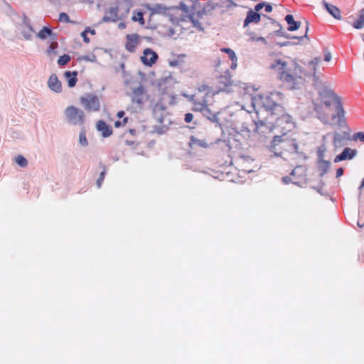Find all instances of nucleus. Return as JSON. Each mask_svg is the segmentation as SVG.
Masks as SVG:
<instances>
[{
	"mask_svg": "<svg viewBox=\"0 0 364 364\" xmlns=\"http://www.w3.org/2000/svg\"><path fill=\"white\" fill-rule=\"evenodd\" d=\"M37 36L41 39L44 40L48 37L50 38V40H57V36L54 34L52 30L46 26H44L37 34Z\"/></svg>",
	"mask_w": 364,
	"mask_h": 364,
	"instance_id": "nucleus-18",
	"label": "nucleus"
},
{
	"mask_svg": "<svg viewBox=\"0 0 364 364\" xmlns=\"http://www.w3.org/2000/svg\"><path fill=\"white\" fill-rule=\"evenodd\" d=\"M48 87L50 90L55 92H60L62 91V85L60 81L58 80L56 75L53 74L49 77Z\"/></svg>",
	"mask_w": 364,
	"mask_h": 364,
	"instance_id": "nucleus-15",
	"label": "nucleus"
},
{
	"mask_svg": "<svg viewBox=\"0 0 364 364\" xmlns=\"http://www.w3.org/2000/svg\"><path fill=\"white\" fill-rule=\"evenodd\" d=\"M264 3H259L257 5H255V10H253V11L258 13V11H259L264 7Z\"/></svg>",
	"mask_w": 364,
	"mask_h": 364,
	"instance_id": "nucleus-39",
	"label": "nucleus"
},
{
	"mask_svg": "<svg viewBox=\"0 0 364 364\" xmlns=\"http://www.w3.org/2000/svg\"><path fill=\"white\" fill-rule=\"evenodd\" d=\"M350 139L348 132L344 131L342 133L336 132L333 134V145L335 148L343 146Z\"/></svg>",
	"mask_w": 364,
	"mask_h": 364,
	"instance_id": "nucleus-11",
	"label": "nucleus"
},
{
	"mask_svg": "<svg viewBox=\"0 0 364 364\" xmlns=\"http://www.w3.org/2000/svg\"><path fill=\"white\" fill-rule=\"evenodd\" d=\"M343 174V169L342 168H339L336 170V177L338 178Z\"/></svg>",
	"mask_w": 364,
	"mask_h": 364,
	"instance_id": "nucleus-45",
	"label": "nucleus"
},
{
	"mask_svg": "<svg viewBox=\"0 0 364 364\" xmlns=\"http://www.w3.org/2000/svg\"><path fill=\"white\" fill-rule=\"evenodd\" d=\"M326 146L325 144H321L317 148V156L318 159H323L325 156V153L326 151Z\"/></svg>",
	"mask_w": 364,
	"mask_h": 364,
	"instance_id": "nucleus-30",
	"label": "nucleus"
},
{
	"mask_svg": "<svg viewBox=\"0 0 364 364\" xmlns=\"http://www.w3.org/2000/svg\"><path fill=\"white\" fill-rule=\"evenodd\" d=\"M363 187H364V178H363V181H362V183H361V184H360V188H360V189H361V188H363Z\"/></svg>",
	"mask_w": 364,
	"mask_h": 364,
	"instance_id": "nucleus-51",
	"label": "nucleus"
},
{
	"mask_svg": "<svg viewBox=\"0 0 364 364\" xmlns=\"http://www.w3.org/2000/svg\"><path fill=\"white\" fill-rule=\"evenodd\" d=\"M159 55L152 49L146 48L140 57L141 62L147 67H152L158 60Z\"/></svg>",
	"mask_w": 364,
	"mask_h": 364,
	"instance_id": "nucleus-9",
	"label": "nucleus"
},
{
	"mask_svg": "<svg viewBox=\"0 0 364 364\" xmlns=\"http://www.w3.org/2000/svg\"><path fill=\"white\" fill-rule=\"evenodd\" d=\"M232 85L231 75L227 70L224 75H221L218 77L216 89L205 85L199 86L191 98V100L194 104L193 110L198 112L206 110L210 99L213 98L220 92L228 91Z\"/></svg>",
	"mask_w": 364,
	"mask_h": 364,
	"instance_id": "nucleus-3",
	"label": "nucleus"
},
{
	"mask_svg": "<svg viewBox=\"0 0 364 364\" xmlns=\"http://www.w3.org/2000/svg\"><path fill=\"white\" fill-rule=\"evenodd\" d=\"M287 177H284V178H283V181H284L285 183L287 181Z\"/></svg>",
	"mask_w": 364,
	"mask_h": 364,
	"instance_id": "nucleus-53",
	"label": "nucleus"
},
{
	"mask_svg": "<svg viewBox=\"0 0 364 364\" xmlns=\"http://www.w3.org/2000/svg\"><path fill=\"white\" fill-rule=\"evenodd\" d=\"M248 36H250V40L252 41H262L266 43V40L263 37H257L251 33H248Z\"/></svg>",
	"mask_w": 364,
	"mask_h": 364,
	"instance_id": "nucleus-34",
	"label": "nucleus"
},
{
	"mask_svg": "<svg viewBox=\"0 0 364 364\" xmlns=\"http://www.w3.org/2000/svg\"><path fill=\"white\" fill-rule=\"evenodd\" d=\"M88 30L89 29H85V31L81 33V36L82 37L84 42L86 43H88L90 42V39L87 35L88 33Z\"/></svg>",
	"mask_w": 364,
	"mask_h": 364,
	"instance_id": "nucleus-37",
	"label": "nucleus"
},
{
	"mask_svg": "<svg viewBox=\"0 0 364 364\" xmlns=\"http://www.w3.org/2000/svg\"><path fill=\"white\" fill-rule=\"evenodd\" d=\"M265 7V11L267 12V13H269L272 11V6L270 5V4H264V6Z\"/></svg>",
	"mask_w": 364,
	"mask_h": 364,
	"instance_id": "nucleus-46",
	"label": "nucleus"
},
{
	"mask_svg": "<svg viewBox=\"0 0 364 364\" xmlns=\"http://www.w3.org/2000/svg\"><path fill=\"white\" fill-rule=\"evenodd\" d=\"M193 119V115L191 113H186L185 114L184 120L186 123H190Z\"/></svg>",
	"mask_w": 364,
	"mask_h": 364,
	"instance_id": "nucleus-38",
	"label": "nucleus"
},
{
	"mask_svg": "<svg viewBox=\"0 0 364 364\" xmlns=\"http://www.w3.org/2000/svg\"><path fill=\"white\" fill-rule=\"evenodd\" d=\"M85 29H89L88 33H90L92 35H95L96 32L94 29H91L90 27H87Z\"/></svg>",
	"mask_w": 364,
	"mask_h": 364,
	"instance_id": "nucleus-47",
	"label": "nucleus"
},
{
	"mask_svg": "<svg viewBox=\"0 0 364 364\" xmlns=\"http://www.w3.org/2000/svg\"><path fill=\"white\" fill-rule=\"evenodd\" d=\"M58 46V43L57 40H51V43L49 45L48 48L46 50V54L48 56L52 58L57 55V48Z\"/></svg>",
	"mask_w": 364,
	"mask_h": 364,
	"instance_id": "nucleus-23",
	"label": "nucleus"
},
{
	"mask_svg": "<svg viewBox=\"0 0 364 364\" xmlns=\"http://www.w3.org/2000/svg\"><path fill=\"white\" fill-rule=\"evenodd\" d=\"M291 175L296 179H302L306 177V168L303 166H298L291 171Z\"/></svg>",
	"mask_w": 364,
	"mask_h": 364,
	"instance_id": "nucleus-21",
	"label": "nucleus"
},
{
	"mask_svg": "<svg viewBox=\"0 0 364 364\" xmlns=\"http://www.w3.org/2000/svg\"><path fill=\"white\" fill-rule=\"evenodd\" d=\"M85 133V129L84 127H82L79 134V142L83 146H85L88 144Z\"/></svg>",
	"mask_w": 364,
	"mask_h": 364,
	"instance_id": "nucleus-27",
	"label": "nucleus"
},
{
	"mask_svg": "<svg viewBox=\"0 0 364 364\" xmlns=\"http://www.w3.org/2000/svg\"><path fill=\"white\" fill-rule=\"evenodd\" d=\"M313 108L317 117L323 123H331L337 119L341 124L344 110L340 97L333 90L326 87L321 89L311 97Z\"/></svg>",
	"mask_w": 364,
	"mask_h": 364,
	"instance_id": "nucleus-2",
	"label": "nucleus"
},
{
	"mask_svg": "<svg viewBox=\"0 0 364 364\" xmlns=\"http://www.w3.org/2000/svg\"><path fill=\"white\" fill-rule=\"evenodd\" d=\"M247 172H251V170H245Z\"/></svg>",
	"mask_w": 364,
	"mask_h": 364,
	"instance_id": "nucleus-56",
	"label": "nucleus"
},
{
	"mask_svg": "<svg viewBox=\"0 0 364 364\" xmlns=\"http://www.w3.org/2000/svg\"><path fill=\"white\" fill-rule=\"evenodd\" d=\"M126 39L125 49L130 53L135 52L136 46L140 42L139 36L136 33L128 34L126 36Z\"/></svg>",
	"mask_w": 364,
	"mask_h": 364,
	"instance_id": "nucleus-10",
	"label": "nucleus"
},
{
	"mask_svg": "<svg viewBox=\"0 0 364 364\" xmlns=\"http://www.w3.org/2000/svg\"><path fill=\"white\" fill-rule=\"evenodd\" d=\"M323 5L329 14H331L333 18L337 20H341L342 18L341 11L336 6L328 4L325 1H323Z\"/></svg>",
	"mask_w": 364,
	"mask_h": 364,
	"instance_id": "nucleus-14",
	"label": "nucleus"
},
{
	"mask_svg": "<svg viewBox=\"0 0 364 364\" xmlns=\"http://www.w3.org/2000/svg\"><path fill=\"white\" fill-rule=\"evenodd\" d=\"M124 114H125V113H124V111H119V112H118V113H117V117H118L119 118H122V117H124Z\"/></svg>",
	"mask_w": 364,
	"mask_h": 364,
	"instance_id": "nucleus-48",
	"label": "nucleus"
},
{
	"mask_svg": "<svg viewBox=\"0 0 364 364\" xmlns=\"http://www.w3.org/2000/svg\"><path fill=\"white\" fill-rule=\"evenodd\" d=\"M33 32L34 31L32 27L28 24H26V29L22 31V34L26 39L28 40L31 38Z\"/></svg>",
	"mask_w": 364,
	"mask_h": 364,
	"instance_id": "nucleus-28",
	"label": "nucleus"
},
{
	"mask_svg": "<svg viewBox=\"0 0 364 364\" xmlns=\"http://www.w3.org/2000/svg\"><path fill=\"white\" fill-rule=\"evenodd\" d=\"M96 127L101 132L103 137H108L112 134V127L103 120H99L97 122Z\"/></svg>",
	"mask_w": 364,
	"mask_h": 364,
	"instance_id": "nucleus-13",
	"label": "nucleus"
},
{
	"mask_svg": "<svg viewBox=\"0 0 364 364\" xmlns=\"http://www.w3.org/2000/svg\"><path fill=\"white\" fill-rule=\"evenodd\" d=\"M353 139L355 141L360 140L364 142V132H357L353 134Z\"/></svg>",
	"mask_w": 364,
	"mask_h": 364,
	"instance_id": "nucleus-33",
	"label": "nucleus"
},
{
	"mask_svg": "<svg viewBox=\"0 0 364 364\" xmlns=\"http://www.w3.org/2000/svg\"><path fill=\"white\" fill-rule=\"evenodd\" d=\"M59 20L63 22H70V18L65 13H60L59 16Z\"/></svg>",
	"mask_w": 364,
	"mask_h": 364,
	"instance_id": "nucleus-36",
	"label": "nucleus"
},
{
	"mask_svg": "<svg viewBox=\"0 0 364 364\" xmlns=\"http://www.w3.org/2000/svg\"><path fill=\"white\" fill-rule=\"evenodd\" d=\"M255 132L257 134L269 133L273 128L280 129L281 132L289 133L294 127L291 117L287 113L286 109H282V112H277L273 117H266L255 121Z\"/></svg>",
	"mask_w": 364,
	"mask_h": 364,
	"instance_id": "nucleus-5",
	"label": "nucleus"
},
{
	"mask_svg": "<svg viewBox=\"0 0 364 364\" xmlns=\"http://www.w3.org/2000/svg\"><path fill=\"white\" fill-rule=\"evenodd\" d=\"M15 159H21V160H23V159H26L23 156L21 155H18Z\"/></svg>",
	"mask_w": 364,
	"mask_h": 364,
	"instance_id": "nucleus-50",
	"label": "nucleus"
},
{
	"mask_svg": "<svg viewBox=\"0 0 364 364\" xmlns=\"http://www.w3.org/2000/svg\"><path fill=\"white\" fill-rule=\"evenodd\" d=\"M308 31H309V26H308V22H306V28L305 35L304 36H301V37L293 36L291 38H298V39H303L304 38H308V37H307Z\"/></svg>",
	"mask_w": 364,
	"mask_h": 364,
	"instance_id": "nucleus-40",
	"label": "nucleus"
},
{
	"mask_svg": "<svg viewBox=\"0 0 364 364\" xmlns=\"http://www.w3.org/2000/svg\"><path fill=\"white\" fill-rule=\"evenodd\" d=\"M64 76L68 81V86L69 87H73L76 85V83L77 82V71H66L64 73Z\"/></svg>",
	"mask_w": 364,
	"mask_h": 364,
	"instance_id": "nucleus-19",
	"label": "nucleus"
},
{
	"mask_svg": "<svg viewBox=\"0 0 364 364\" xmlns=\"http://www.w3.org/2000/svg\"><path fill=\"white\" fill-rule=\"evenodd\" d=\"M70 61V56L68 54H64L63 55L60 56L58 60V64L60 66H63L67 65Z\"/></svg>",
	"mask_w": 364,
	"mask_h": 364,
	"instance_id": "nucleus-29",
	"label": "nucleus"
},
{
	"mask_svg": "<svg viewBox=\"0 0 364 364\" xmlns=\"http://www.w3.org/2000/svg\"><path fill=\"white\" fill-rule=\"evenodd\" d=\"M320 58H314L309 63L311 72H304L301 67L295 61L287 63L282 59L274 60L269 68L277 75L282 85L289 90L299 89L308 77H316V66L320 63Z\"/></svg>",
	"mask_w": 364,
	"mask_h": 364,
	"instance_id": "nucleus-1",
	"label": "nucleus"
},
{
	"mask_svg": "<svg viewBox=\"0 0 364 364\" xmlns=\"http://www.w3.org/2000/svg\"><path fill=\"white\" fill-rule=\"evenodd\" d=\"M330 167L328 161H318V168L320 171V176H323L328 170Z\"/></svg>",
	"mask_w": 364,
	"mask_h": 364,
	"instance_id": "nucleus-25",
	"label": "nucleus"
},
{
	"mask_svg": "<svg viewBox=\"0 0 364 364\" xmlns=\"http://www.w3.org/2000/svg\"><path fill=\"white\" fill-rule=\"evenodd\" d=\"M67 122L73 126H82L86 121V116L83 110L74 106H68L64 110Z\"/></svg>",
	"mask_w": 364,
	"mask_h": 364,
	"instance_id": "nucleus-7",
	"label": "nucleus"
},
{
	"mask_svg": "<svg viewBox=\"0 0 364 364\" xmlns=\"http://www.w3.org/2000/svg\"><path fill=\"white\" fill-rule=\"evenodd\" d=\"M326 139V136H323V141H325Z\"/></svg>",
	"mask_w": 364,
	"mask_h": 364,
	"instance_id": "nucleus-54",
	"label": "nucleus"
},
{
	"mask_svg": "<svg viewBox=\"0 0 364 364\" xmlns=\"http://www.w3.org/2000/svg\"><path fill=\"white\" fill-rule=\"evenodd\" d=\"M164 107L161 105H159L158 103L156 104L154 107V112H156L157 110H164Z\"/></svg>",
	"mask_w": 364,
	"mask_h": 364,
	"instance_id": "nucleus-43",
	"label": "nucleus"
},
{
	"mask_svg": "<svg viewBox=\"0 0 364 364\" xmlns=\"http://www.w3.org/2000/svg\"><path fill=\"white\" fill-rule=\"evenodd\" d=\"M353 26L355 29H361L364 27V9L360 11L358 18L354 21Z\"/></svg>",
	"mask_w": 364,
	"mask_h": 364,
	"instance_id": "nucleus-24",
	"label": "nucleus"
},
{
	"mask_svg": "<svg viewBox=\"0 0 364 364\" xmlns=\"http://www.w3.org/2000/svg\"><path fill=\"white\" fill-rule=\"evenodd\" d=\"M127 117H124L122 121L117 120L114 122V127L118 128L119 127L124 126L127 123Z\"/></svg>",
	"mask_w": 364,
	"mask_h": 364,
	"instance_id": "nucleus-35",
	"label": "nucleus"
},
{
	"mask_svg": "<svg viewBox=\"0 0 364 364\" xmlns=\"http://www.w3.org/2000/svg\"><path fill=\"white\" fill-rule=\"evenodd\" d=\"M198 145L200 146H203V147H207L208 145L206 144L205 142H203L201 141H198Z\"/></svg>",
	"mask_w": 364,
	"mask_h": 364,
	"instance_id": "nucleus-49",
	"label": "nucleus"
},
{
	"mask_svg": "<svg viewBox=\"0 0 364 364\" xmlns=\"http://www.w3.org/2000/svg\"><path fill=\"white\" fill-rule=\"evenodd\" d=\"M331 60V55L329 52H326L324 55V60L329 62Z\"/></svg>",
	"mask_w": 364,
	"mask_h": 364,
	"instance_id": "nucleus-42",
	"label": "nucleus"
},
{
	"mask_svg": "<svg viewBox=\"0 0 364 364\" xmlns=\"http://www.w3.org/2000/svg\"><path fill=\"white\" fill-rule=\"evenodd\" d=\"M357 154L356 149H353L350 148H345L342 153L337 155L335 158L336 160H345V159H352Z\"/></svg>",
	"mask_w": 364,
	"mask_h": 364,
	"instance_id": "nucleus-16",
	"label": "nucleus"
},
{
	"mask_svg": "<svg viewBox=\"0 0 364 364\" xmlns=\"http://www.w3.org/2000/svg\"><path fill=\"white\" fill-rule=\"evenodd\" d=\"M80 103L88 112H97L100 110V100L94 93H87L80 97Z\"/></svg>",
	"mask_w": 364,
	"mask_h": 364,
	"instance_id": "nucleus-8",
	"label": "nucleus"
},
{
	"mask_svg": "<svg viewBox=\"0 0 364 364\" xmlns=\"http://www.w3.org/2000/svg\"><path fill=\"white\" fill-rule=\"evenodd\" d=\"M220 51L225 53L228 55L230 60L232 61L230 68L232 70H235L237 66V58L235 51L228 48H223L220 49Z\"/></svg>",
	"mask_w": 364,
	"mask_h": 364,
	"instance_id": "nucleus-17",
	"label": "nucleus"
},
{
	"mask_svg": "<svg viewBox=\"0 0 364 364\" xmlns=\"http://www.w3.org/2000/svg\"><path fill=\"white\" fill-rule=\"evenodd\" d=\"M189 19L191 21V23H193V27H195L197 30H198V31L203 30L202 24L198 19L195 18L194 15H191L189 16Z\"/></svg>",
	"mask_w": 364,
	"mask_h": 364,
	"instance_id": "nucleus-31",
	"label": "nucleus"
},
{
	"mask_svg": "<svg viewBox=\"0 0 364 364\" xmlns=\"http://www.w3.org/2000/svg\"><path fill=\"white\" fill-rule=\"evenodd\" d=\"M21 167H26L28 164V161H16Z\"/></svg>",
	"mask_w": 364,
	"mask_h": 364,
	"instance_id": "nucleus-44",
	"label": "nucleus"
},
{
	"mask_svg": "<svg viewBox=\"0 0 364 364\" xmlns=\"http://www.w3.org/2000/svg\"><path fill=\"white\" fill-rule=\"evenodd\" d=\"M261 19L259 14L254 11L252 9H250L247 11V16L244 21V27H247L250 23H257Z\"/></svg>",
	"mask_w": 364,
	"mask_h": 364,
	"instance_id": "nucleus-12",
	"label": "nucleus"
},
{
	"mask_svg": "<svg viewBox=\"0 0 364 364\" xmlns=\"http://www.w3.org/2000/svg\"><path fill=\"white\" fill-rule=\"evenodd\" d=\"M285 21L289 25L287 29L290 31L297 30L301 26V22L294 21L293 16L290 14L286 16Z\"/></svg>",
	"mask_w": 364,
	"mask_h": 364,
	"instance_id": "nucleus-20",
	"label": "nucleus"
},
{
	"mask_svg": "<svg viewBox=\"0 0 364 364\" xmlns=\"http://www.w3.org/2000/svg\"><path fill=\"white\" fill-rule=\"evenodd\" d=\"M170 65H171V66H176V65H177V63H176V62H171V63H170Z\"/></svg>",
	"mask_w": 364,
	"mask_h": 364,
	"instance_id": "nucleus-52",
	"label": "nucleus"
},
{
	"mask_svg": "<svg viewBox=\"0 0 364 364\" xmlns=\"http://www.w3.org/2000/svg\"><path fill=\"white\" fill-rule=\"evenodd\" d=\"M284 95L279 91L271 92L267 95H259L255 98L254 106L257 109V119L273 117L278 112H282L284 108L283 102Z\"/></svg>",
	"mask_w": 364,
	"mask_h": 364,
	"instance_id": "nucleus-4",
	"label": "nucleus"
},
{
	"mask_svg": "<svg viewBox=\"0 0 364 364\" xmlns=\"http://www.w3.org/2000/svg\"><path fill=\"white\" fill-rule=\"evenodd\" d=\"M105 174H106V168L104 167L102 171L100 172V176L97 181V186L98 188L101 187L102 183L104 181Z\"/></svg>",
	"mask_w": 364,
	"mask_h": 364,
	"instance_id": "nucleus-32",
	"label": "nucleus"
},
{
	"mask_svg": "<svg viewBox=\"0 0 364 364\" xmlns=\"http://www.w3.org/2000/svg\"><path fill=\"white\" fill-rule=\"evenodd\" d=\"M270 150L275 156L282 157L284 154L296 153L298 146L294 138L289 133L284 132L282 135L274 136L270 145Z\"/></svg>",
	"mask_w": 364,
	"mask_h": 364,
	"instance_id": "nucleus-6",
	"label": "nucleus"
},
{
	"mask_svg": "<svg viewBox=\"0 0 364 364\" xmlns=\"http://www.w3.org/2000/svg\"><path fill=\"white\" fill-rule=\"evenodd\" d=\"M161 81L164 82H173V77H172V76L171 75H168V76L162 78Z\"/></svg>",
	"mask_w": 364,
	"mask_h": 364,
	"instance_id": "nucleus-41",
	"label": "nucleus"
},
{
	"mask_svg": "<svg viewBox=\"0 0 364 364\" xmlns=\"http://www.w3.org/2000/svg\"><path fill=\"white\" fill-rule=\"evenodd\" d=\"M124 26H124V25H123L122 23H120V25H119V27H122V28H124Z\"/></svg>",
	"mask_w": 364,
	"mask_h": 364,
	"instance_id": "nucleus-55",
	"label": "nucleus"
},
{
	"mask_svg": "<svg viewBox=\"0 0 364 364\" xmlns=\"http://www.w3.org/2000/svg\"><path fill=\"white\" fill-rule=\"evenodd\" d=\"M132 20L133 21H138L140 25H144L145 23L144 13L141 11H134L132 16Z\"/></svg>",
	"mask_w": 364,
	"mask_h": 364,
	"instance_id": "nucleus-26",
	"label": "nucleus"
},
{
	"mask_svg": "<svg viewBox=\"0 0 364 364\" xmlns=\"http://www.w3.org/2000/svg\"><path fill=\"white\" fill-rule=\"evenodd\" d=\"M232 165V161H225V164H220L218 166H215V168L218 169L215 170L216 173H220L222 174L226 173L228 174L230 173V171L228 170V168Z\"/></svg>",
	"mask_w": 364,
	"mask_h": 364,
	"instance_id": "nucleus-22",
	"label": "nucleus"
}]
</instances>
